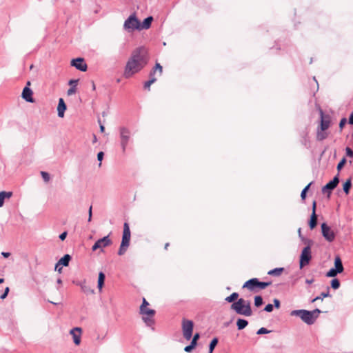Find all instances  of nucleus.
Listing matches in <instances>:
<instances>
[{
    "instance_id": "obj_1",
    "label": "nucleus",
    "mask_w": 353,
    "mask_h": 353,
    "mask_svg": "<svg viewBox=\"0 0 353 353\" xmlns=\"http://www.w3.org/2000/svg\"><path fill=\"white\" fill-rule=\"evenodd\" d=\"M148 59L146 48L141 47L135 49L126 63L124 70L125 77H130L141 70L147 65Z\"/></svg>"
},
{
    "instance_id": "obj_2",
    "label": "nucleus",
    "mask_w": 353,
    "mask_h": 353,
    "mask_svg": "<svg viewBox=\"0 0 353 353\" xmlns=\"http://www.w3.org/2000/svg\"><path fill=\"white\" fill-rule=\"evenodd\" d=\"M230 307L240 315L250 316L252 314L250 301L242 298L232 303Z\"/></svg>"
},
{
    "instance_id": "obj_3",
    "label": "nucleus",
    "mask_w": 353,
    "mask_h": 353,
    "mask_svg": "<svg viewBox=\"0 0 353 353\" xmlns=\"http://www.w3.org/2000/svg\"><path fill=\"white\" fill-rule=\"evenodd\" d=\"M149 303L145 298L143 299V302L140 306V313L143 315L142 319L148 326H152L154 323V316L155 310L148 308Z\"/></svg>"
},
{
    "instance_id": "obj_4",
    "label": "nucleus",
    "mask_w": 353,
    "mask_h": 353,
    "mask_svg": "<svg viewBox=\"0 0 353 353\" xmlns=\"http://www.w3.org/2000/svg\"><path fill=\"white\" fill-rule=\"evenodd\" d=\"M290 316L299 317L304 323L307 325L314 324L312 314L310 310H294L290 312Z\"/></svg>"
},
{
    "instance_id": "obj_5",
    "label": "nucleus",
    "mask_w": 353,
    "mask_h": 353,
    "mask_svg": "<svg viewBox=\"0 0 353 353\" xmlns=\"http://www.w3.org/2000/svg\"><path fill=\"white\" fill-rule=\"evenodd\" d=\"M123 28L128 32L135 30H141V22L137 18L135 14H131L124 22Z\"/></svg>"
},
{
    "instance_id": "obj_6",
    "label": "nucleus",
    "mask_w": 353,
    "mask_h": 353,
    "mask_svg": "<svg viewBox=\"0 0 353 353\" xmlns=\"http://www.w3.org/2000/svg\"><path fill=\"white\" fill-rule=\"evenodd\" d=\"M271 282L260 281L257 278H252L247 281L243 285V288H248L250 290H254V288L265 289L271 285Z\"/></svg>"
},
{
    "instance_id": "obj_7",
    "label": "nucleus",
    "mask_w": 353,
    "mask_h": 353,
    "mask_svg": "<svg viewBox=\"0 0 353 353\" xmlns=\"http://www.w3.org/2000/svg\"><path fill=\"white\" fill-rule=\"evenodd\" d=\"M181 329L183 337L189 341L192 337L194 322L192 320L183 318L181 321Z\"/></svg>"
},
{
    "instance_id": "obj_8",
    "label": "nucleus",
    "mask_w": 353,
    "mask_h": 353,
    "mask_svg": "<svg viewBox=\"0 0 353 353\" xmlns=\"http://www.w3.org/2000/svg\"><path fill=\"white\" fill-rule=\"evenodd\" d=\"M312 259L311 248L305 246L301 251L299 259V267L301 269L307 265Z\"/></svg>"
},
{
    "instance_id": "obj_9",
    "label": "nucleus",
    "mask_w": 353,
    "mask_h": 353,
    "mask_svg": "<svg viewBox=\"0 0 353 353\" xmlns=\"http://www.w3.org/2000/svg\"><path fill=\"white\" fill-rule=\"evenodd\" d=\"M163 72L162 66L157 63L155 67L150 74V79L145 82V88H149L154 82L157 81V76H161Z\"/></svg>"
},
{
    "instance_id": "obj_10",
    "label": "nucleus",
    "mask_w": 353,
    "mask_h": 353,
    "mask_svg": "<svg viewBox=\"0 0 353 353\" xmlns=\"http://www.w3.org/2000/svg\"><path fill=\"white\" fill-rule=\"evenodd\" d=\"M112 243V240L110 239L109 235H107L101 239H98L92 247V250L96 251L101 249L100 252H103V248L108 247Z\"/></svg>"
},
{
    "instance_id": "obj_11",
    "label": "nucleus",
    "mask_w": 353,
    "mask_h": 353,
    "mask_svg": "<svg viewBox=\"0 0 353 353\" xmlns=\"http://www.w3.org/2000/svg\"><path fill=\"white\" fill-rule=\"evenodd\" d=\"M321 227L322 235L325 239L328 242L334 241L336 237V234L331 230L330 227L328 226L326 223H323Z\"/></svg>"
},
{
    "instance_id": "obj_12",
    "label": "nucleus",
    "mask_w": 353,
    "mask_h": 353,
    "mask_svg": "<svg viewBox=\"0 0 353 353\" xmlns=\"http://www.w3.org/2000/svg\"><path fill=\"white\" fill-rule=\"evenodd\" d=\"M130 130L125 128H120V137H121V146L122 148L123 152H125L126 147L130 140Z\"/></svg>"
},
{
    "instance_id": "obj_13",
    "label": "nucleus",
    "mask_w": 353,
    "mask_h": 353,
    "mask_svg": "<svg viewBox=\"0 0 353 353\" xmlns=\"http://www.w3.org/2000/svg\"><path fill=\"white\" fill-rule=\"evenodd\" d=\"M339 183V175L335 176L332 180L330 181L325 185L322 188V192L324 194H327L328 197H330L332 191L338 185Z\"/></svg>"
},
{
    "instance_id": "obj_14",
    "label": "nucleus",
    "mask_w": 353,
    "mask_h": 353,
    "mask_svg": "<svg viewBox=\"0 0 353 353\" xmlns=\"http://www.w3.org/2000/svg\"><path fill=\"white\" fill-rule=\"evenodd\" d=\"M70 64L72 66L75 67L77 69L85 72L87 70V64L83 58H77L71 61Z\"/></svg>"
},
{
    "instance_id": "obj_15",
    "label": "nucleus",
    "mask_w": 353,
    "mask_h": 353,
    "mask_svg": "<svg viewBox=\"0 0 353 353\" xmlns=\"http://www.w3.org/2000/svg\"><path fill=\"white\" fill-rule=\"evenodd\" d=\"M67 109V105L63 98H59V103L57 105V114L60 118H63L64 117L65 112Z\"/></svg>"
},
{
    "instance_id": "obj_16",
    "label": "nucleus",
    "mask_w": 353,
    "mask_h": 353,
    "mask_svg": "<svg viewBox=\"0 0 353 353\" xmlns=\"http://www.w3.org/2000/svg\"><path fill=\"white\" fill-rule=\"evenodd\" d=\"M81 329L80 327H74L70 330L75 345H79L81 343Z\"/></svg>"
},
{
    "instance_id": "obj_17",
    "label": "nucleus",
    "mask_w": 353,
    "mask_h": 353,
    "mask_svg": "<svg viewBox=\"0 0 353 353\" xmlns=\"http://www.w3.org/2000/svg\"><path fill=\"white\" fill-rule=\"evenodd\" d=\"M74 283H75L77 285H79L81 287V291L87 294H92L94 292V290L86 284L85 281H73Z\"/></svg>"
},
{
    "instance_id": "obj_18",
    "label": "nucleus",
    "mask_w": 353,
    "mask_h": 353,
    "mask_svg": "<svg viewBox=\"0 0 353 353\" xmlns=\"http://www.w3.org/2000/svg\"><path fill=\"white\" fill-rule=\"evenodd\" d=\"M130 230L129 224L128 223H124L121 241L127 242V243H130Z\"/></svg>"
},
{
    "instance_id": "obj_19",
    "label": "nucleus",
    "mask_w": 353,
    "mask_h": 353,
    "mask_svg": "<svg viewBox=\"0 0 353 353\" xmlns=\"http://www.w3.org/2000/svg\"><path fill=\"white\" fill-rule=\"evenodd\" d=\"M32 90H23L21 97L27 102L34 103Z\"/></svg>"
},
{
    "instance_id": "obj_20",
    "label": "nucleus",
    "mask_w": 353,
    "mask_h": 353,
    "mask_svg": "<svg viewBox=\"0 0 353 353\" xmlns=\"http://www.w3.org/2000/svg\"><path fill=\"white\" fill-rule=\"evenodd\" d=\"M72 257L70 254H66L63 257H61L59 261L56 263L55 265V269H57V268L61 265L63 266H68L69 265L70 261L71 260Z\"/></svg>"
},
{
    "instance_id": "obj_21",
    "label": "nucleus",
    "mask_w": 353,
    "mask_h": 353,
    "mask_svg": "<svg viewBox=\"0 0 353 353\" xmlns=\"http://www.w3.org/2000/svg\"><path fill=\"white\" fill-rule=\"evenodd\" d=\"M320 114H321V131H325L327 130L330 126V121L329 120H325L323 118V112L322 110H320Z\"/></svg>"
},
{
    "instance_id": "obj_22",
    "label": "nucleus",
    "mask_w": 353,
    "mask_h": 353,
    "mask_svg": "<svg viewBox=\"0 0 353 353\" xmlns=\"http://www.w3.org/2000/svg\"><path fill=\"white\" fill-rule=\"evenodd\" d=\"M334 268L340 273L343 272V265L339 256H336L334 259Z\"/></svg>"
},
{
    "instance_id": "obj_23",
    "label": "nucleus",
    "mask_w": 353,
    "mask_h": 353,
    "mask_svg": "<svg viewBox=\"0 0 353 353\" xmlns=\"http://www.w3.org/2000/svg\"><path fill=\"white\" fill-rule=\"evenodd\" d=\"M12 192H0V207H2L4 204V200L6 199H9L12 196Z\"/></svg>"
},
{
    "instance_id": "obj_24",
    "label": "nucleus",
    "mask_w": 353,
    "mask_h": 353,
    "mask_svg": "<svg viewBox=\"0 0 353 353\" xmlns=\"http://www.w3.org/2000/svg\"><path fill=\"white\" fill-rule=\"evenodd\" d=\"M153 21L152 17H148L144 19L142 23H141V30H147L151 26V23Z\"/></svg>"
},
{
    "instance_id": "obj_25",
    "label": "nucleus",
    "mask_w": 353,
    "mask_h": 353,
    "mask_svg": "<svg viewBox=\"0 0 353 353\" xmlns=\"http://www.w3.org/2000/svg\"><path fill=\"white\" fill-rule=\"evenodd\" d=\"M309 226L311 230H313L317 225V215L316 212H312L309 221Z\"/></svg>"
},
{
    "instance_id": "obj_26",
    "label": "nucleus",
    "mask_w": 353,
    "mask_h": 353,
    "mask_svg": "<svg viewBox=\"0 0 353 353\" xmlns=\"http://www.w3.org/2000/svg\"><path fill=\"white\" fill-rule=\"evenodd\" d=\"M330 296V288L329 287H327V292H321V294L316 297H315L314 299H313L311 302L312 303H314L318 300H321L323 301L324 298H326V297H329Z\"/></svg>"
},
{
    "instance_id": "obj_27",
    "label": "nucleus",
    "mask_w": 353,
    "mask_h": 353,
    "mask_svg": "<svg viewBox=\"0 0 353 353\" xmlns=\"http://www.w3.org/2000/svg\"><path fill=\"white\" fill-rule=\"evenodd\" d=\"M248 325V321L244 319H238L236 321V326L239 330H243Z\"/></svg>"
},
{
    "instance_id": "obj_28",
    "label": "nucleus",
    "mask_w": 353,
    "mask_h": 353,
    "mask_svg": "<svg viewBox=\"0 0 353 353\" xmlns=\"http://www.w3.org/2000/svg\"><path fill=\"white\" fill-rule=\"evenodd\" d=\"M105 279V274L103 272H100L99 273L98 284H97V287L99 290H101V289L104 285Z\"/></svg>"
},
{
    "instance_id": "obj_29",
    "label": "nucleus",
    "mask_w": 353,
    "mask_h": 353,
    "mask_svg": "<svg viewBox=\"0 0 353 353\" xmlns=\"http://www.w3.org/2000/svg\"><path fill=\"white\" fill-rule=\"evenodd\" d=\"M283 271H284L283 268H276L274 269L270 270L268 272V274L271 276H279L283 273Z\"/></svg>"
},
{
    "instance_id": "obj_30",
    "label": "nucleus",
    "mask_w": 353,
    "mask_h": 353,
    "mask_svg": "<svg viewBox=\"0 0 353 353\" xmlns=\"http://www.w3.org/2000/svg\"><path fill=\"white\" fill-rule=\"evenodd\" d=\"M129 245H130L129 243L121 241L119 250L118 251V254L119 256L124 254L125 252H126L128 248L129 247Z\"/></svg>"
},
{
    "instance_id": "obj_31",
    "label": "nucleus",
    "mask_w": 353,
    "mask_h": 353,
    "mask_svg": "<svg viewBox=\"0 0 353 353\" xmlns=\"http://www.w3.org/2000/svg\"><path fill=\"white\" fill-rule=\"evenodd\" d=\"M238 297H239V294L237 292H233L232 293L230 296H227L225 299V301L228 302V303H234V302H236L235 301L238 300Z\"/></svg>"
},
{
    "instance_id": "obj_32",
    "label": "nucleus",
    "mask_w": 353,
    "mask_h": 353,
    "mask_svg": "<svg viewBox=\"0 0 353 353\" xmlns=\"http://www.w3.org/2000/svg\"><path fill=\"white\" fill-rule=\"evenodd\" d=\"M351 187H352V179L349 178L343 183V191L345 192V193L346 194H349Z\"/></svg>"
},
{
    "instance_id": "obj_33",
    "label": "nucleus",
    "mask_w": 353,
    "mask_h": 353,
    "mask_svg": "<svg viewBox=\"0 0 353 353\" xmlns=\"http://www.w3.org/2000/svg\"><path fill=\"white\" fill-rule=\"evenodd\" d=\"M218 342H219L218 338L214 337V339H212V340L210 341V345H209V353L213 352Z\"/></svg>"
},
{
    "instance_id": "obj_34",
    "label": "nucleus",
    "mask_w": 353,
    "mask_h": 353,
    "mask_svg": "<svg viewBox=\"0 0 353 353\" xmlns=\"http://www.w3.org/2000/svg\"><path fill=\"white\" fill-rule=\"evenodd\" d=\"M263 303V298L260 295L254 296V305L257 307L261 306Z\"/></svg>"
},
{
    "instance_id": "obj_35",
    "label": "nucleus",
    "mask_w": 353,
    "mask_h": 353,
    "mask_svg": "<svg viewBox=\"0 0 353 353\" xmlns=\"http://www.w3.org/2000/svg\"><path fill=\"white\" fill-rule=\"evenodd\" d=\"M338 274H340L334 268H331L325 274L327 277H334Z\"/></svg>"
},
{
    "instance_id": "obj_36",
    "label": "nucleus",
    "mask_w": 353,
    "mask_h": 353,
    "mask_svg": "<svg viewBox=\"0 0 353 353\" xmlns=\"http://www.w3.org/2000/svg\"><path fill=\"white\" fill-rule=\"evenodd\" d=\"M331 288H333L334 290H337L340 287V281L338 279H333L332 281H331Z\"/></svg>"
},
{
    "instance_id": "obj_37",
    "label": "nucleus",
    "mask_w": 353,
    "mask_h": 353,
    "mask_svg": "<svg viewBox=\"0 0 353 353\" xmlns=\"http://www.w3.org/2000/svg\"><path fill=\"white\" fill-rule=\"evenodd\" d=\"M305 245H306V246H309L310 248H312V245H313L314 243V241L312 240V239H307V238H305L304 236H301V240Z\"/></svg>"
},
{
    "instance_id": "obj_38",
    "label": "nucleus",
    "mask_w": 353,
    "mask_h": 353,
    "mask_svg": "<svg viewBox=\"0 0 353 353\" xmlns=\"http://www.w3.org/2000/svg\"><path fill=\"white\" fill-rule=\"evenodd\" d=\"M312 182H310L307 185H306L301 193V197L302 200H305L306 197L307 192L308 191L310 186L312 185Z\"/></svg>"
},
{
    "instance_id": "obj_39",
    "label": "nucleus",
    "mask_w": 353,
    "mask_h": 353,
    "mask_svg": "<svg viewBox=\"0 0 353 353\" xmlns=\"http://www.w3.org/2000/svg\"><path fill=\"white\" fill-rule=\"evenodd\" d=\"M310 312L312 314V317H313L314 323L316 321V319L319 317V314L321 313V310H320L318 308H316L314 310L310 311Z\"/></svg>"
},
{
    "instance_id": "obj_40",
    "label": "nucleus",
    "mask_w": 353,
    "mask_h": 353,
    "mask_svg": "<svg viewBox=\"0 0 353 353\" xmlns=\"http://www.w3.org/2000/svg\"><path fill=\"white\" fill-rule=\"evenodd\" d=\"M327 137V134L323 132V131L318 132L316 134V138L319 141H323Z\"/></svg>"
},
{
    "instance_id": "obj_41",
    "label": "nucleus",
    "mask_w": 353,
    "mask_h": 353,
    "mask_svg": "<svg viewBox=\"0 0 353 353\" xmlns=\"http://www.w3.org/2000/svg\"><path fill=\"white\" fill-rule=\"evenodd\" d=\"M196 346V345L190 342V345L185 347L184 351L186 352H191L195 348Z\"/></svg>"
},
{
    "instance_id": "obj_42",
    "label": "nucleus",
    "mask_w": 353,
    "mask_h": 353,
    "mask_svg": "<svg viewBox=\"0 0 353 353\" xmlns=\"http://www.w3.org/2000/svg\"><path fill=\"white\" fill-rule=\"evenodd\" d=\"M41 175L45 182H48L50 179V174L44 171L41 172Z\"/></svg>"
},
{
    "instance_id": "obj_43",
    "label": "nucleus",
    "mask_w": 353,
    "mask_h": 353,
    "mask_svg": "<svg viewBox=\"0 0 353 353\" xmlns=\"http://www.w3.org/2000/svg\"><path fill=\"white\" fill-rule=\"evenodd\" d=\"M270 332H271V330H269L265 327H261L260 329H259L257 330L256 334H268Z\"/></svg>"
},
{
    "instance_id": "obj_44",
    "label": "nucleus",
    "mask_w": 353,
    "mask_h": 353,
    "mask_svg": "<svg viewBox=\"0 0 353 353\" xmlns=\"http://www.w3.org/2000/svg\"><path fill=\"white\" fill-rule=\"evenodd\" d=\"M345 163H346V159H345V158H343V159H342L339 162V163H338V165H337V168H337V170H338L339 171V170H341L343 168V166H344V165L345 164Z\"/></svg>"
},
{
    "instance_id": "obj_45",
    "label": "nucleus",
    "mask_w": 353,
    "mask_h": 353,
    "mask_svg": "<svg viewBox=\"0 0 353 353\" xmlns=\"http://www.w3.org/2000/svg\"><path fill=\"white\" fill-rule=\"evenodd\" d=\"M192 341L191 342L193 343L195 345H197V341H198V340L200 338L199 333H198V332L195 333L194 335H192Z\"/></svg>"
},
{
    "instance_id": "obj_46",
    "label": "nucleus",
    "mask_w": 353,
    "mask_h": 353,
    "mask_svg": "<svg viewBox=\"0 0 353 353\" xmlns=\"http://www.w3.org/2000/svg\"><path fill=\"white\" fill-rule=\"evenodd\" d=\"M83 85L88 88H95V84L93 81H88Z\"/></svg>"
},
{
    "instance_id": "obj_47",
    "label": "nucleus",
    "mask_w": 353,
    "mask_h": 353,
    "mask_svg": "<svg viewBox=\"0 0 353 353\" xmlns=\"http://www.w3.org/2000/svg\"><path fill=\"white\" fill-rule=\"evenodd\" d=\"M274 310V305L272 304H268L265 305V307H264V311L267 312H272Z\"/></svg>"
},
{
    "instance_id": "obj_48",
    "label": "nucleus",
    "mask_w": 353,
    "mask_h": 353,
    "mask_svg": "<svg viewBox=\"0 0 353 353\" xmlns=\"http://www.w3.org/2000/svg\"><path fill=\"white\" fill-rule=\"evenodd\" d=\"M78 79H72L69 81V85L71 86V88H74L78 85Z\"/></svg>"
},
{
    "instance_id": "obj_49",
    "label": "nucleus",
    "mask_w": 353,
    "mask_h": 353,
    "mask_svg": "<svg viewBox=\"0 0 353 353\" xmlns=\"http://www.w3.org/2000/svg\"><path fill=\"white\" fill-rule=\"evenodd\" d=\"M103 157H104V153L103 152H99L98 154H97V160L99 161V165L101 166V161L103 159Z\"/></svg>"
},
{
    "instance_id": "obj_50",
    "label": "nucleus",
    "mask_w": 353,
    "mask_h": 353,
    "mask_svg": "<svg viewBox=\"0 0 353 353\" xmlns=\"http://www.w3.org/2000/svg\"><path fill=\"white\" fill-rule=\"evenodd\" d=\"M9 291H10V288L8 287H6L4 290V292L0 296V299H6L8 294Z\"/></svg>"
},
{
    "instance_id": "obj_51",
    "label": "nucleus",
    "mask_w": 353,
    "mask_h": 353,
    "mask_svg": "<svg viewBox=\"0 0 353 353\" xmlns=\"http://www.w3.org/2000/svg\"><path fill=\"white\" fill-rule=\"evenodd\" d=\"M345 152H346V155L349 157H353V150L349 148V147H347L345 148Z\"/></svg>"
},
{
    "instance_id": "obj_52",
    "label": "nucleus",
    "mask_w": 353,
    "mask_h": 353,
    "mask_svg": "<svg viewBox=\"0 0 353 353\" xmlns=\"http://www.w3.org/2000/svg\"><path fill=\"white\" fill-rule=\"evenodd\" d=\"M92 205L90 206L88 210V222H90L92 221Z\"/></svg>"
},
{
    "instance_id": "obj_53",
    "label": "nucleus",
    "mask_w": 353,
    "mask_h": 353,
    "mask_svg": "<svg viewBox=\"0 0 353 353\" xmlns=\"http://www.w3.org/2000/svg\"><path fill=\"white\" fill-rule=\"evenodd\" d=\"M347 122V119L345 118H343L342 119H341L340 122H339V128L341 129H342L344 125H345Z\"/></svg>"
},
{
    "instance_id": "obj_54",
    "label": "nucleus",
    "mask_w": 353,
    "mask_h": 353,
    "mask_svg": "<svg viewBox=\"0 0 353 353\" xmlns=\"http://www.w3.org/2000/svg\"><path fill=\"white\" fill-rule=\"evenodd\" d=\"M273 302H274V306L276 307V308H279L280 307V305H281V303H280V301L277 299H274L273 300Z\"/></svg>"
},
{
    "instance_id": "obj_55",
    "label": "nucleus",
    "mask_w": 353,
    "mask_h": 353,
    "mask_svg": "<svg viewBox=\"0 0 353 353\" xmlns=\"http://www.w3.org/2000/svg\"><path fill=\"white\" fill-rule=\"evenodd\" d=\"M67 232H62L60 235H59V239L61 240V241H63L65 239L66 236H67Z\"/></svg>"
},
{
    "instance_id": "obj_56",
    "label": "nucleus",
    "mask_w": 353,
    "mask_h": 353,
    "mask_svg": "<svg viewBox=\"0 0 353 353\" xmlns=\"http://www.w3.org/2000/svg\"><path fill=\"white\" fill-rule=\"evenodd\" d=\"M105 338V335H104L102 337H101L100 336H98L97 339L98 340L99 343H102L103 341H104Z\"/></svg>"
},
{
    "instance_id": "obj_57",
    "label": "nucleus",
    "mask_w": 353,
    "mask_h": 353,
    "mask_svg": "<svg viewBox=\"0 0 353 353\" xmlns=\"http://www.w3.org/2000/svg\"><path fill=\"white\" fill-rule=\"evenodd\" d=\"M77 90H68V95L71 96L76 93Z\"/></svg>"
},
{
    "instance_id": "obj_58",
    "label": "nucleus",
    "mask_w": 353,
    "mask_h": 353,
    "mask_svg": "<svg viewBox=\"0 0 353 353\" xmlns=\"http://www.w3.org/2000/svg\"><path fill=\"white\" fill-rule=\"evenodd\" d=\"M348 122L350 124L353 125V113L350 115Z\"/></svg>"
},
{
    "instance_id": "obj_59",
    "label": "nucleus",
    "mask_w": 353,
    "mask_h": 353,
    "mask_svg": "<svg viewBox=\"0 0 353 353\" xmlns=\"http://www.w3.org/2000/svg\"><path fill=\"white\" fill-rule=\"evenodd\" d=\"M1 255H2L4 258H8V256H10V252H1Z\"/></svg>"
},
{
    "instance_id": "obj_60",
    "label": "nucleus",
    "mask_w": 353,
    "mask_h": 353,
    "mask_svg": "<svg viewBox=\"0 0 353 353\" xmlns=\"http://www.w3.org/2000/svg\"><path fill=\"white\" fill-rule=\"evenodd\" d=\"M316 202L315 201H314L313 203H312V212H316Z\"/></svg>"
},
{
    "instance_id": "obj_61",
    "label": "nucleus",
    "mask_w": 353,
    "mask_h": 353,
    "mask_svg": "<svg viewBox=\"0 0 353 353\" xmlns=\"http://www.w3.org/2000/svg\"><path fill=\"white\" fill-rule=\"evenodd\" d=\"M314 281V279H307L305 280V283H306L307 284H309V285H310V284H312Z\"/></svg>"
},
{
    "instance_id": "obj_62",
    "label": "nucleus",
    "mask_w": 353,
    "mask_h": 353,
    "mask_svg": "<svg viewBox=\"0 0 353 353\" xmlns=\"http://www.w3.org/2000/svg\"><path fill=\"white\" fill-rule=\"evenodd\" d=\"M99 123H101V121L100 120H99ZM104 130H105V127L103 125L100 124V131L101 132H103Z\"/></svg>"
},
{
    "instance_id": "obj_63",
    "label": "nucleus",
    "mask_w": 353,
    "mask_h": 353,
    "mask_svg": "<svg viewBox=\"0 0 353 353\" xmlns=\"http://www.w3.org/2000/svg\"><path fill=\"white\" fill-rule=\"evenodd\" d=\"M298 234H299V237L301 240V236H303L301 234V228L298 229Z\"/></svg>"
},
{
    "instance_id": "obj_64",
    "label": "nucleus",
    "mask_w": 353,
    "mask_h": 353,
    "mask_svg": "<svg viewBox=\"0 0 353 353\" xmlns=\"http://www.w3.org/2000/svg\"><path fill=\"white\" fill-rule=\"evenodd\" d=\"M97 141V138L96 137L95 134H93V140H92V143H94Z\"/></svg>"
}]
</instances>
